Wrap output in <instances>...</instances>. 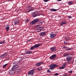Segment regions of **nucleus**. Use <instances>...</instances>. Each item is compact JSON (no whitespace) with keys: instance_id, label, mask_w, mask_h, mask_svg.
<instances>
[{"instance_id":"27","label":"nucleus","mask_w":76,"mask_h":76,"mask_svg":"<svg viewBox=\"0 0 76 76\" xmlns=\"http://www.w3.org/2000/svg\"><path fill=\"white\" fill-rule=\"evenodd\" d=\"M72 50V48H69V49H67L66 50V51H68L69 50Z\"/></svg>"},{"instance_id":"11","label":"nucleus","mask_w":76,"mask_h":76,"mask_svg":"<svg viewBox=\"0 0 76 76\" xmlns=\"http://www.w3.org/2000/svg\"><path fill=\"white\" fill-rule=\"evenodd\" d=\"M56 57V54H54L51 56L50 58V59H52L55 58Z\"/></svg>"},{"instance_id":"47","label":"nucleus","mask_w":76,"mask_h":76,"mask_svg":"<svg viewBox=\"0 0 76 76\" xmlns=\"http://www.w3.org/2000/svg\"><path fill=\"white\" fill-rule=\"evenodd\" d=\"M64 76H67L66 75H64Z\"/></svg>"},{"instance_id":"4","label":"nucleus","mask_w":76,"mask_h":76,"mask_svg":"<svg viewBox=\"0 0 76 76\" xmlns=\"http://www.w3.org/2000/svg\"><path fill=\"white\" fill-rule=\"evenodd\" d=\"M35 69H32L30 71L28 72V76H33L34 75V71Z\"/></svg>"},{"instance_id":"29","label":"nucleus","mask_w":76,"mask_h":76,"mask_svg":"<svg viewBox=\"0 0 76 76\" xmlns=\"http://www.w3.org/2000/svg\"><path fill=\"white\" fill-rule=\"evenodd\" d=\"M38 31H42V29H40V28H37Z\"/></svg>"},{"instance_id":"19","label":"nucleus","mask_w":76,"mask_h":76,"mask_svg":"<svg viewBox=\"0 0 76 76\" xmlns=\"http://www.w3.org/2000/svg\"><path fill=\"white\" fill-rule=\"evenodd\" d=\"M56 9H50V11H51L52 12H56Z\"/></svg>"},{"instance_id":"13","label":"nucleus","mask_w":76,"mask_h":76,"mask_svg":"<svg viewBox=\"0 0 76 76\" xmlns=\"http://www.w3.org/2000/svg\"><path fill=\"white\" fill-rule=\"evenodd\" d=\"M19 22V20H15L14 21V24L15 25H17V24H18V23Z\"/></svg>"},{"instance_id":"40","label":"nucleus","mask_w":76,"mask_h":76,"mask_svg":"<svg viewBox=\"0 0 76 76\" xmlns=\"http://www.w3.org/2000/svg\"><path fill=\"white\" fill-rule=\"evenodd\" d=\"M26 22H29V19H27V20H26Z\"/></svg>"},{"instance_id":"18","label":"nucleus","mask_w":76,"mask_h":76,"mask_svg":"<svg viewBox=\"0 0 76 76\" xmlns=\"http://www.w3.org/2000/svg\"><path fill=\"white\" fill-rule=\"evenodd\" d=\"M66 66V64H64L62 66H61L59 67V69H64V67Z\"/></svg>"},{"instance_id":"25","label":"nucleus","mask_w":76,"mask_h":76,"mask_svg":"<svg viewBox=\"0 0 76 76\" xmlns=\"http://www.w3.org/2000/svg\"><path fill=\"white\" fill-rule=\"evenodd\" d=\"M4 56V57H5L6 56H7V53H5L3 54Z\"/></svg>"},{"instance_id":"46","label":"nucleus","mask_w":76,"mask_h":76,"mask_svg":"<svg viewBox=\"0 0 76 76\" xmlns=\"http://www.w3.org/2000/svg\"><path fill=\"white\" fill-rule=\"evenodd\" d=\"M39 28L40 29H41V27H40Z\"/></svg>"},{"instance_id":"7","label":"nucleus","mask_w":76,"mask_h":76,"mask_svg":"<svg viewBox=\"0 0 76 76\" xmlns=\"http://www.w3.org/2000/svg\"><path fill=\"white\" fill-rule=\"evenodd\" d=\"M15 72V70L12 69H11L9 71V74L10 75H13Z\"/></svg>"},{"instance_id":"16","label":"nucleus","mask_w":76,"mask_h":76,"mask_svg":"<svg viewBox=\"0 0 76 76\" xmlns=\"http://www.w3.org/2000/svg\"><path fill=\"white\" fill-rule=\"evenodd\" d=\"M50 50L52 51H54L56 50V48L55 47H52L50 48Z\"/></svg>"},{"instance_id":"8","label":"nucleus","mask_w":76,"mask_h":76,"mask_svg":"<svg viewBox=\"0 0 76 76\" xmlns=\"http://www.w3.org/2000/svg\"><path fill=\"white\" fill-rule=\"evenodd\" d=\"M56 36V34H54L53 33H51L50 34V37L52 39H53V38H54Z\"/></svg>"},{"instance_id":"44","label":"nucleus","mask_w":76,"mask_h":76,"mask_svg":"<svg viewBox=\"0 0 76 76\" xmlns=\"http://www.w3.org/2000/svg\"><path fill=\"white\" fill-rule=\"evenodd\" d=\"M74 62V58H73V61H72V63H73Z\"/></svg>"},{"instance_id":"26","label":"nucleus","mask_w":76,"mask_h":76,"mask_svg":"<svg viewBox=\"0 0 76 76\" xmlns=\"http://www.w3.org/2000/svg\"><path fill=\"white\" fill-rule=\"evenodd\" d=\"M5 43V42L4 41H2L0 42V44H4Z\"/></svg>"},{"instance_id":"14","label":"nucleus","mask_w":76,"mask_h":76,"mask_svg":"<svg viewBox=\"0 0 76 76\" xmlns=\"http://www.w3.org/2000/svg\"><path fill=\"white\" fill-rule=\"evenodd\" d=\"M39 35L41 36H44V35H45V32L44 31V32H40L39 34Z\"/></svg>"},{"instance_id":"33","label":"nucleus","mask_w":76,"mask_h":76,"mask_svg":"<svg viewBox=\"0 0 76 76\" xmlns=\"http://www.w3.org/2000/svg\"><path fill=\"white\" fill-rule=\"evenodd\" d=\"M55 76H58V73H56L55 74Z\"/></svg>"},{"instance_id":"36","label":"nucleus","mask_w":76,"mask_h":76,"mask_svg":"<svg viewBox=\"0 0 76 76\" xmlns=\"http://www.w3.org/2000/svg\"><path fill=\"white\" fill-rule=\"evenodd\" d=\"M64 44H68V43L66 42L65 41H64Z\"/></svg>"},{"instance_id":"17","label":"nucleus","mask_w":76,"mask_h":76,"mask_svg":"<svg viewBox=\"0 0 76 76\" xmlns=\"http://www.w3.org/2000/svg\"><path fill=\"white\" fill-rule=\"evenodd\" d=\"M66 23V21H62L60 25V26H63L64 25H65Z\"/></svg>"},{"instance_id":"24","label":"nucleus","mask_w":76,"mask_h":76,"mask_svg":"<svg viewBox=\"0 0 76 76\" xmlns=\"http://www.w3.org/2000/svg\"><path fill=\"white\" fill-rule=\"evenodd\" d=\"M63 49H66L67 48H68L67 47L64 46L63 47Z\"/></svg>"},{"instance_id":"1","label":"nucleus","mask_w":76,"mask_h":76,"mask_svg":"<svg viewBox=\"0 0 76 76\" xmlns=\"http://www.w3.org/2000/svg\"><path fill=\"white\" fill-rule=\"evenodd\" d=\"M39 21V19L38 18L34 19L30 23V25L32 26L33 25H35V24L37 23V22H38Z\"/></svg>"},{"instance_id":"30","label":"nucleus","mask_w":76,"mask_h":76,"mask_svg":"<svg viewBox=\"0 0 76 76\" xmlns=\"http://www.w3.org/2000/svg\"><path fill=\"white\" fill-rule=\"evenodd\" d=\"M16 60H17V61H20V59H19V58H17Z\"/></svg>"},{"instance_id":"21","label":"nucleus","mask_w":76,"mask_h":76,"mask_svg":"<svg viewBox=\"0 0 76 76\" xmlns=\"http://www.w3.org/2000/svg\"><path fill=\"white\" fill-rule=\"evenodd\" d=\"M18 64V63L16 62H14L13 63V66H17Z\"/></svg>"},{"instance_id":"23","label":"nucleus","mask_w":76,"mask_h":76,"mask_svg":"<svg viewBox=\"0 0 76 76\" xmlns=\"http://www.w3.org/2000/svg\"><path fill=\"white\" fill-rule=\"evenodd\" d=\"M7 64H7L4 65L3 67V68H5L7 66Z\"/></svg>"},{"instance_id":"31","label":"nucleus","mask_w":76,"mask_h":76,"mask_svg":"<svg viewBox=\"0 0 76 76\" xmlns=\"http://www.w3.org/2000/svg\"><path fill=\"white\" fill-rule=\"evenodd\" d=\"M40 26V25H37L36 26V28H38V27H39V26Z\"/></svg>"},{"instance_id":"15","label":"nucleus","mask_w":76,"mask_h":76,"mask_svg":"<svg viewBox=\"0 0 76 76\" xmlns=\"http://www.w3.org/2000/svg\"><path fill=\"white\" fill-rule=\"evenodd\" d=\"M25 54H31L32 52L29 51H25L24 52Z\"/></svg>"},{"instance_id":"12","label":"nucleus","mask_w":76,"mask_h":76,"mask_svg":"<svg viewBox=\"0 0 76 76\" xmlns=\"http://www.w3.org/2000/svg\"><path fill=\"white\" fill-rule=\"evenodd\" d=\"M18 67V65H13V67H12V69L15 70V69H16Z\"/></svg>"},{"instance_id":"38","label":"nucleus","mask_w":76,"mask_h":76,"mask_svg":"<svg viewBox=\"0 0 76 76\" xmlns=\"http://www.w3.org/2000/svg\"><path fill=\"white\" fill-rule=\"evenodd\" d=\"M69 72L70 73H72V70L69 71Z\"/></svg>"},{"instance_id":"5","label":"nucleus","mask_w":76,"mask_h":76,"mask_svg":"<svg viewBox=\"0 0 76 76\" xmlns=\"http://www.w3.org/2000/svg\"><path fill=\"white\" fill-rule=\"evenodd\" d=\"M41 45V44H36L34 45L33 46H32L30 49L31 50H32L33 49H34L35 48H38V47H39V46Z\"/></svg>"},{"instance_id":"2","label":"nucleus","mask_w":76,"mask_h":76,"mask_svg":"<svg viewBox=\"0 0 76 76\" xmlns=\"http://www.w3.org/2000/svg\"><path fill=\"white\" fill-rule=\"evenodd\" d=\"M57 66H58L57 65H56L54 64H51L49 66V67H50L49 68V69H50V70H53V69H54L56 67H57Z\"/></svg>"},{"instance_id":"39","label":"nucleus","mask_w":76,"mask_h":76,"mask_svg":"<svg viewBox=\"0 0 76 76\" xmlns=\"http://www.w3.org/2000/svg\"><path fill=\"white\" fill-rule=\"evenodd\" d=\"M39 24H41V25H42V22H39Z\"/></svg>"},{"instance_id":"32","label":"nucleus","mask_w":76,"mask_h":76,"mask_svg":"<svg viewBox=\"0 0 76 76\" xmlns=\"http://www.w3.org/2000/svg\"><path fill=\"white\" fill-rule=\"evenodd\" d=\"M47 72L48 73H50V72H51V71L49 69H48L47 71Z\"/></svg>"},{"instance_id":"9","label":"nucleus","mask_w":76,"mask_h":76,"mask_svg":"<svg viewBox=\"0 0 76 76\" xmlns=\"http://www.w3.org/2000/svg\"><path fill=\"white\" fill-rule=\"evenodd\" d=\"M43 63H44V62H39L37 63L35 65L37 67H38V66H40Z\"/></svg>"},{"instance_id":"45","label":"nucleus","mask_w":76,"mask_h":76,"mask_svg":"<svg viewBox=\"0 0 76 76\" xmlns=\"http://www.w3.org/2000/svg\"><path fill=\"white\" fill-rule=\"evenodd\" d=\"M66 41H67V40H68V39H67L66 38Z\"/></svg>"},{"instance_id":"41","label":"nucleus","mask_w":76,"mask_h":76,"mask_svg":"<svg viewBox=\"0 0 76 76\" xmlns=\"http://www.w3.org/2000/svg\"><path fill=\"white\" fill-rule=\"evenodd\" d=\"M69 19H71V18H72V16H69Z\"/></svg>"},{"instance_id":"35","label":"nucleus","mask_w":76,"mask_h":76,"mask_svg":"<svg viewBox=\"0 0 76 76\" xmlns=\"http://www.w3.org/2000/svg\"><path fill=\"white\" fill-rule=\"evenodd\" d=\"M38 70H41L42 69V68L39 67L38 69Z\"/></svg>"},{"instance_id":"3","label":"nucleus","mask_w":76,"mask_h":76,"mask_svg":"<svg viewBox=\"0 0 76 76\" xmlns=\"http://www.w3.org/2000/svg\"><path fill=\"white\" fill-rule=\"evenodd\" d=\"M73 59L72 58V57L70 56H69L68 57H66V61L68 62V63H70V62L72 61V60Z\"/></svg>"},{"instance_id":"42","label":"nucleus","mask_w":76,"mask_h":76,"mask_svg":"<svg viewBox=\"0 0 76 76\" xmlns=\"http://www.w3.org/2000/svg\"><path fill=\"white\" fill-rule=\"evenodd\" d=\"M62 0H57V1H61Z\"/></svg>"},{"instance_id":"43","label":"nucleus","mask_w":76,"mask_h":76,"mask_svg":"<svg viewBox=\"0 0 76 76\" xmlns=\"http://www.w3.org/2000/svg\"><path fill=\"white\" fill-rule=\"evenodd\" d=\"M41 28H42V29H44V28L43 27H41Z\"/></svg>"},{"instance_id":"10","label":"nucleus","mask_w":76,"mask_h":76,"mask_svg":"<svg viewBox=\"0 0 76 76\" xmlns=\"http://www.w3.org/2000/svg\"><path fill=\"white\" fill-rule=\"evenodd\" d=\"M37 11H35L34 12H33L32 13V16H33V17L35 18L37 16Z\"/></svg>"},{"instance_id":"48","label":"nucleus","mask_w":76,"mask_h":76,"mask_svg":"<svg viewBox=\"0 0 76 76\" xmlns=\"http://www.w3.org/2000/svg\"><path fill=\"white\" fill-rule=\"evenodd\" d=\"M75 61H76V60H75Z\"/></svg>"},{"instance_id":"6","label":"nucleus","mask_w":76,"mask_h":76,"mask_svg":"<svg viewBox=\"0 0 76 76\" xmlns=\"http://www.w3.org/2000/svg\"><path fill=\"white\" fill-rule=\"evenodd\" d=\"M28 11L26 12L27 13H29L31 11H32L34 10V7L31 6H28Z\"/></svg>"},{"instance_id":"28","label":"nucleus","mask_w":76,"mask_h":76,"mask_svg":"<svg viewBox=\"0 0 76 76\" xmlns=\"http://www.w3.org/2000/svg\"><path fill=\"white\" fill-rule=\"evenodd\" d=\"M4 57V54H3L2 55H1L0 56L1 58H3V57Z\"/></svg>"},{"instance_id":"34","label":"nucleus","mask_w":76,"mask_h":76,"mask_svg":"<svg viewBox=\"0 0 76 76\" xmlns=\"http://www.w3.org/2000/svg\"><path fill=\"white\" fill-rule=\"evenodd\" d=\"M43 1L45 2H47L48 1V0H43Z\"/></svg>"},{"instance_id":"20","label":"nucleus","mask_w":76,"mask_h":76,"mask_svg":"<svg viewBox=\"0 0 76 76\" xmlns=\"http://www.w3.org/2000/svg\"><path fill=\"white\" fill-rule=\"evenodd\" d=\"M5 29H6L7 31H9L10 30V28H9V27L7 26L5 28Z\"/></svg>"},{"instance_id":"22","label":"nucleus","mask_w":76,"mask_h":76,"mask_svg":"<svg viewBox=\"0 0 76 76\" xmlns=\"http://www.w3.org/2000/svg\"><path fill=\"white\" fill-rule=\"evenodd\" d=\"M64 56L65 57H67V56H69V54L67 53H65L64 54Z\"/></svg>"},{"instance_id":"37","label":"nucleus","mask_w":76,"mask_h":76,"mask_svg":"<svg viewBox=\"0 0 76 76\" xmlns=\"http://www.w3.org/2000/svg\"><path fill=\"white\" fill-rule=\"evenodd\" d=\"M69 4H72V1H69V2L68 3Z\"/></svg>"}]
</instances>
